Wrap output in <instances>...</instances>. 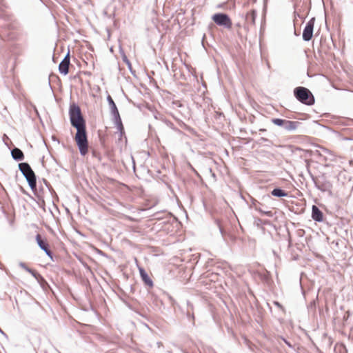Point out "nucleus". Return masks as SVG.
I'll list each match as a JSON object with an SVG mask.
<instances>
[{
  "label": "nucleus",
  "mask_w": 353,
  "mask_h": 353,
  "mask_svg": "<svg viewBox=\"0 0 353 353\" xmlns=\"http://www.w3.org/2000/svg\"><path fill=\"white\" fill-rule=\"evenodd\" d=\"M71 125L77 130L74 141L81 156L88 152V139L86 121L81 112L80 106L76 103L70 105L68 110Z\"/></svg>",
  "instance_id": "obj_1"
},
{
  "label": "nucleus",
  "mask_w": 353,
  "mask_h": 353,
  "mask_svg": "<svg viewBox=\"0 0 353 353\" xmlns=\"http://www.w3.org/2000/svg\"><path fill=\"white\" fill-rule=\"evenodd\" d=\"M18 168L34 195H37V176L28 162L18 163Z\"/></svg>",
  "instance_id": "obj_2"
},
{
  "label": "nucleus",
  "mask_w": 353,
  "mask_h": 353,
  "mask_svg": "<svg viewBox=\"0 0 353 353\" xmlns=\"http://www.w3.org/2000/svg\"><path fill=\"white\" fill-rule=\"evenodd\" d=\"M177 225V222L171 217L165 219L156 217V230L160 236L165 234H173Z\"/></svg>",
  "instance_id": "obj_3"
},
{
  "label": "nucleus",
  "mask_w": 353,
  "mask_h": 353,
  "mask_svg": "<svg viewBox=\"0 0 353 353\" xmlns=\"http://www.w3.org/2000/svg\"><path fill=\"white\" fill-rule=\"evenodd\" d=\"M296 98L302 103L311 105L314 103V97L312 92L304 87H297L294 90Z\"/></svg>",
  "instance_id": "obj_4"
},
{
  "label": "nucleus",
  "mask_w": 353,
  "mask_h": 353,
  "mask_svg": "<svg viewBox=\"0 0 353 353\" xmlns=\"http://www.w3.org/2000/svg\"><path fill=\"white\" fill-rule=\"evenodd\" d=\"M212 19L213 21L219 26H223L228 30H231L232 28V21L230 17L226 14H214Z\"/></svg>",
  "instance_id": "obj_5"
},
{
  "label": "nucleus",
  "mask_w": 353,
  "mask_h": 353,
  "mask_svg": "<svg viewBox=\"0 0 353 353\" xmlns=\"http://www.w3.org/2000/svg\"><path fill=\"white\" fill-rule=\"evenodd\" d=\"M106 99L110 107V113L112 116V120H117V122H119L118 121L120 120L121 116L116 103L110 94H108Z\"/></svg>",
  "instance_id": "obj_6"
},
{
  "label": "nucleus",
  "mask_w": 353,
  "mask_h": 353,
  "mask_svg": "<svg viewBox=\"0 0 353 353\" xmlns=\"http://www.w3.org/2000/svg\"><path fill=\"white\" fill-rule=\"evenodd\" d=\"M315 19L312 18L306 24L303 32V39L305 41H310L313 35V29L314 26Z\"/></svg>",
  "instance_id": "obj_7"
},
{
  "label": "nucleus",
  "mask_w": 353,
  "mask_h": 353,
  "mask_svg": "<svg viewBox=\"0 0 353 353\" xmlns=\"http://www.w3.org/2000/svg\"><path fill=\"white\" fill-rule=\"evenodd\" d=\"M139 274L141 280L143 281L144 285L149 288H152L154 286V281L150 277L147 272L143 268H139Z\"/></svg>",
  "instance_id": "obj_8"
},
{
  "label": "nucleus",
  "mask_w": 353,
  "mask_h": 353,
  "mask_svg": "<svg viewBox=\"0 0 353 353\" xmlns=\"http://www.w3.org/2000/svg\"><path fill=\"white\" fill-rule=\"evenodd\" d=\"M12 158L15 161H21L24 159L25 156L23 152L19 148L14 146L12 148H10Z\"/></svg>",
  "instance_id": "obj_9"
},
{
  "label": "nucleus",
  "mask_w": 353,
  "mask_h": 353,
  "mask_svg": "<svg viewBox=\"0 0 353 353\" xmlns=\"http://www.w3.org/2000/svg\"><path fill=\"white\" fill-rule=\"evenodd\" d=\"M35 241L39 248L43 252L50 248L47 239L46 238H42L39 233L35 236Z\"/></svg>",
  "instance_id": "obj_10"
},
{
  "label": "nucleus",
  "mask_w": 353,
  "mask_h": 353,
  "mask_svg": "<svg viewBox=\"0 0 353 353\" xmlns=\"http://www.w3.org/2000/svg\"><path fill=\"white\" fill-rule=\"evenodd\" d=\"M119 52L121 54L123 61L127 65L128 68L130 70V73L136 77V71L133 70L130 61L128 59L124 50L121 46L119 47Z\"/></svg>",
  "instance_id": "obj_11"
},
{
  "label": "nucleus",
  "mask_w": 353,
  "mask_h": 353,
  "mask_svg": "<svg viewBox=\"0 0 353 353\" xmlns=\"http://www.w3.org/2000/svg\"><path fill=\"white\" fill-rule=\"evenodd\" d=\"M256 13L255 10L252 9L245 15V23L248 26H254Z\"/></svg>",
  "instance_id": "obj_12"
},
{
  "label": "nucleus",
  "mask_w": 353,
  "mask_h": 353,
  "mask_svg": "<svg viewBox=\"0 0 353 353\" xmlns=\"http://www.w3.org/2000/svg\"><path fill=\"white\" fill-rule=\"evenodd\" d=\"M312 217L316 221L321 222L323 219L322 212L316 205H313L312 208Z\"/></svg>",
  "instance_id": "obj_13"
},
{
  "label": "nucleus",
  "mask_w": 353,
  "mask_h": 353,
  "mask_svg": "<svg viewBox=\"0 0 353 353\" xmlns=\"http://www.w3.org/2000/svg\"><path fill=\"white\" fill-rule=\"evenodd\" d=\"M118 121L119 122H117V120L113 121V122L119 133V140L121 141L122 139V137L124 136L125 141H127V138L125 137V130H124V126L123 125L121 118Z\"/></svg>",
  "instance_id": "obj_14"
},
{
  "label": "nucleus",
  "mask_w": 353,
  "mask_h": 353,
  "mask_svg": "<svg viewBox=\"0 0 353 353\" xmlns=\"http://www.w3.org/2000/svg\"><path fill=\"white\" fill-rule=\"evenodd\" d=\"M318 188L322 191H328L332 188V184L330 181L325 180V181H321L318 180L317 182Z\"/></svg>",
  "instance_id": "obj_15"
},
{
  "label": "nucleus",
  "mask_w": 353,
  "mask_h": 353,
  "mask_svg": "<svg viewBox=\"0 0 353 353\" xmlns=\"http://www.w3.org/2000/svg\"><path fill=\"white\" fill-rule=\"evenodd\" d=\"M299 124H300V123L298 121L286 120L285 123L283 127L287 130L292 131V130H296L298 128V126L299 125Z\"/></svg>",
  "instance_id": "obj_16"
},
{
  "label": "nucleus",
  "mask_w": 353,
  "mask_h": 353,
  "mask_svg": "<svg viewBox=\"0 0 353 353\" xmlns=\"http://www.w3.org/2000/svg\"><path fill=\"white\" fill-rule=\"evenodd\" d=\"M69 64L63 62H60L59 64V72L62 75H67L69 73Z\"/></svg>",
  "instance_id": "obj_17"
},
{
  "label": "nucleus",
  "mask_w": 353,
  "mask_h": 353,
  "mask_svg": "<svg viewBox=\"0 0 353 353\" xmlns=\"http://www.w3.org/2000/svg\"><path fill=\"white\" fill-rule=\"evenodd\" d=\"M37 281L39 284L41 288L44 290H46L48 288H50V285H49L48 281L45 279V278L41 274L38 277V279H37Z\"/></svg>",
  "instance_id": "obj_18"
},
{
  "label": "nucleus",
  "mask_w": 353,
  "mask_h": 353,
  "mask_svg": "<svg viewBox=\"0 0 353 353\" xmlns=\"http://www.w3.org/2000/svg\"><path fill=\"white\" fill-rule=\"evenodd\" d=\"M35 196L37 197L38 200L35 199V201H34L38 204L39 208H41L44 212H46V202L43 198L39 195L37 193V195Z\"/></svg>",
  "instance_id": "obj_19"
},
{
  "label": "nucleus",
  "mask_w": 353,
  "mask_h": 353,
  "mask_svg": "<svg viewBox=\"0 0 353 353\" xmlns=\"http://www.w3.org/2000/svg\"><path fill=\"white\" fill-rule=\"evenodd\" d=\"M272 195L274 196H288V193L285 192V191L281 190V189H279V188H276V189H274L272 192H271Z\"/></svg>",
  "instance_id": "obj_20"
},
{
  "label": "nucleus",
  "mask_w": 353,
  "mask_h": 353,
  "mask_svg": "<svg viewBox=\"0 0 353 353\" xmlns=\"http://www.w3.org/2000/svg\"><path fill=\"white\" fill-rule=\"evenodd\" d=\"M27 272L30 274L36 280L38 279V277L41 275V274L39 273L37 271L30 268H29V270H28Z\"/></svg>",
  "instance_id": "obj_21"
},
{
  "label": "nucleus",
  "mask_w": 353,
  "mask_h": 353,
  "mask_svg": "<svg viewBox=\"0 0 353 353\" xmlns=\"http://www.w3.org/2000/svg\"><path fill=\"white\" fill-rule=\"evenodd\" d=\"M272 123L277 125H283L284 126L286 120L281 119H273L272 120Z\"/></svg>",
  "instance_id": "obj_22"
},
{
  "label": "nucleus",
  "mask_w": 353,
  "mask_h": 353,
  "mask_svg": "<svg viewBox=\"0 0 353 353\" xmlns=\"http://www.w3.org/2000/svg\"><path fill=\"white\" fill-rule=\"evenodd\" d=\"M148 291V298L147 301L149 302V303H154V294L151 293L149 290H147Z\"/></svg>",
  "instance_id": "obj_23"
},
{
  "label": "nucleus",
  "mask_w": 353,
  "mask_h": 353,
  "mask_svg": "<svg viewBox=\"0 0 353 353\" xmlns=\"http://www.w3.org/2000/svg\"><path fill=\"white\" fill-rule=\"evenodd\" d=\"M61 62L68 63L70 65V50L68 51L64 58L61 60Z\"/></svg>",
  "instance_id": "obj_24"
},
{
  "label": "nucleus",
  "mask_w": 353,
  "mask_h": 353,
  "mask_svg": "<svg viewBox=\"0 0 353 353\" xmlns=\"http://www.w3.org/2000/svg\"><path fill=\"white\" fill-rule=\"evenodd\" d=\"M61 62L68 63L70 65V50L68 51L64 58L61 60Z\"/></svg>",
  "instance_id": "obj_25"
},
{
  "label": "nucleus",
  "mask_w": 353,
  "mask_h": 353,
  "mask_svg": "<svg viewBox=\"0 0 353 353\" xmlns=\"http://www.w3.org/2000/svg\"><path fill=\"white\" fill-rule=\"evenodd\" d=\"M92 155L93 157L97 158L99 161H101L102 159L101 154L95 150H92Z\"/></svg>",
  "instance_id": "obj_26"
},
{
  "label": "nucleus",
  "mask_w": 353,
  "mask_h": 353,
  "mask_svg": "<svg viewBox=\"0 0 353 353\" xmlns=\"http://www.w3.org/2000/svg\"><path fill=\"white\" fill-rule=\"evenodd\" d=\"M44 252L46 253V254L50 259V260L52 261H54V254L53 252L51 251L50 250V248H49L48 250H46V251H44Z\"/></svg>",
  "instance_id": "obj_27"
},
{
  "label": "nucleus",
  "mask_w": 353,
  "mask_h": 353,
  "mask_svg": "<svg viewBox=\"0 0 353 353\" xmlns=\"http://www.w3.org/2000/svg\"><path fill=\"white\" fill-rule=\"evenodd\" d=\"M141 86L142 89L143 90V93H144L145 94H148V98H150L151 99V101L153 102V100L151 99V97L150 95L149 89L143 83H141Z\"/></svg>",
  "instance_id": "obj_28"
},
{
  "label": "nucleus",
  "mask_w": 353,
  "mask_h": 353,
  "mask_svg": "<svg viewBox=\"0 0 353 353\" xmlns=\"http://www.w3.org/2000/svg\"><path fill=\"white\" fill-rule=\"evenodd\" d=\"M20 190L23 194L28 196L30 199L35 201V199L28 191H26L23 188L21 187Z\"/></svg>",
  "instance_id": "obj_29"
},
{
  "label": "nucleus",
  "mask_w": 353,
  "mask_h": 353,
  "mask_svg": "<svg viewBox=\"0 0 353 353\" xmlns=\"http://www.w3.org/2000/svg\"><path fill=\"white\" fill-rule=\"evenodd\" d=\"M94 250L98 254H99L101 256H103L106 258H110L105 252H104L103 251H102L101 250H100L99 248H94Z\"/></svg>",
  "instance_id": "obj_30"
},
{
  "label": "nucleus",
  "mask_w": 353,
  "mask_h": 353,
  "mask_svg": "<svg viewBox=\"0 0 353 353\" xmlns=\"http://www.w3.org/2000/svg\"><path fill=\"white\" fill-rule=\"evenodd\" d=\"M79 261L85 270L91 272V268L86 262L81 259H79Z\"/></svg>",
  "instance_id": "obj_31"
},
{
  "label": "nucleus",
  "mask_w": 353,
  "mask_h": 353,
  "mask_svg": "<svg viewBox=\"0 0 353 353\" xmlns=\"http://www.w3.org/2000/svg\"><path fill=\"white\" fill-rule=\"evenodd\" d=\"M154 75V71L152 70L150 73L147 72L146 76L148 79L150 80V82L152 83V82H154V80L152 77V76Z\"/></svg>",
  "instance_id": "obj_32"
},
{
  "label": "nucleus",
  "mask_w": 353,
  "mask_h": 353,
  "mask_svg": "<svg viewBox=\"0 0 353 353\" xmlns=\"http://www.w3.org/2000/svg\"><path fill=\"white\" fill-rule=\"evenodd\" d=\"M145 107L148 110H150L152 113H154V105L153 104H150L148 102H145Z\"/></svg>",
  "instance_id": "obj_33"
},
{
  "label": "nucleus",
  "mask_w": 353,
  "mask_h": 353,
  "mask_svg": "<svg viewBox=\"0 0 353 353\" xmlns=\"http://www.w3.org/2000/svg\"><path fill=\"white\" fill-rule=\"evenodd\" d=\"M42 181L45 184V185L48 188V189L50 191H51L52 186H51L50 183L48 181V180H46V179L43 178L42 179Z\"/></svg>",
  "instance_id": "obj_34"
},
{
  "label": "nucleus",
  "mask_w": 353,
  "mask_h": 353,
  "mask_svg": "<svg viewBox=\"0 0 353 353\" xmlns=\"http://www.w3.org/2000/svg\"><path fill=\"white\" fill-rule=\"evenodd\" d=\"M19 267H21V268H23L24 270H26V272H28V270H29V267L26 265V263L24 262H20L19 263Z\"/></svg>",
  "instance_id": "obj_35"
},
{
  "label": "nucleus",
  "mask_w": 353,
  "mask_h": 353,
  "mask_svg": "<svg viewBox=\"0 0 353 353\" xmlns=\"http://www.w3.org/2000/svg\"><path fill=\"white\" fill-rule=\"evenodd\" d=\"M256 0H243V5L245 6V5H248L250 3H255Z\"/></svg>",
  "instance_id": "obj_36"
},
{
  "label": "nucleus",
  "mask_w": 353,
  "mask_h": 353,
  "mask_svg": "<svg viewBox=\"0 0 353 353\" xmlns=\"http://www.w3.org/2000/svg\"><path fill=\"white\" fill-rule=\"evenodd\" d=\"M173 105H174L176 107H182L183 105L179 101H176L172 102Z\"/></svg>",
  "instance_id": "obj_37"
},
{
  "label": "nucleus",
  "mask_w": 353,
  "mask_h": 353,
  "mask_svg": "<svg viewBox=\"0 0 353 353\" xmlns=\"http://www.w3.org/2000/svg\"><path fill=\"white\" fill-rule=\"evenodd\" d=\"M148 128H149V132H148V134H149V137H152V125H151V124H149V125H148Z\"/></svg>",
  "instance_id": "obj_38"
},
{
  "label": "nucleus",
  "mask_w": 353,
  "mask_h": 353,
  "mask_svg": "<svg viewBox=\"0 0 353 353\" xmlns=\"http://www.w3.org/2000/svg\"><path fill=\"white\" fill-rule=\"evenodd\" d=\"M147 173L150 175V178L153 179L154 175L152 170H150L149 169H146Z\"/></svg>",
  "instance_id": "obj_39"
},
{
  "label": "nucleus",
  "mask_w": 353,
  "mask_h": 353,
  "mask_svg": "<svg viewBox=\"0 0 353 353\" xmlns=\"http://www.w3.org/2000/svg\"><path fill=\"white\" fill-rule=\"evenodd\" d=\"M100 142L101 143V145L105 147V138H101L100 137Z\"/></svg>",
  "instance_id": "obj_40"
},
{
  "label": "nucleus",
  "mask_w": 353,
  "mask_h": 353,
  "mask_svg": "<svg viewBox=\"0 0 353 353\" xmlns=\"http://www.w3.org/2000/svg\"><path fill=\"white\" fill-rule=\"evenodd\" d=\"M48 86H49L50 89L52 90V92H54L53 91V87L51 85L50 79H48Z\"/></svg>",
  "instance_id": "obj_41"
},
{
  "label": "nucleus",
  "mask_w": 353,
  "mask_h": 353,
  "mask_svg": "<svg viewBox=\"0 0 353 353\" xmlns=\"http://www.w3.org/2000/svg\"><path fill=\"white\" fill-rule=\"evenodd\" d=\"M0 333L3 334L6 339H8V335L2 330V329L0 327Z\"/></svg>",
  "instance_id": "obj_42"
},
{
  "label": "nucleus",
  "mask_w": 353,
  "mask_h": 353,
  "mask_svg": "<svg viewBox=\"0 0 353 353\" xmlns=\"http://www.w3.org/2000/svg\"><path fill=\"white\" fill-rule=\"evenodd\" d=\"M149 44L150 45V47L152 49V50L154 52V47H153L152 44V42L151 41H149Z\"/></svg>",
  "instance_id": "obj_43"
},
{
  "label": "nucleus",
  "mask_w": 353,
  "mask_h": 353,
  "mask_svg": "<svg viewBox=\"0 0 353 353\" xmlns=\"http://www.w3.org/2000/svg\"><path fill=\"white\" fill-rule=\"evenodd\" d=\"M145 182H147V183H151V182H152L151 179H147V178H146V179H145Z\"/></svg>",
  "instance_id": "obj_44"
},
{
  "label": "nucleus",
  "mask_w": 353,
  "mask_h": 353,
  "mask_svg": "<svg viewBox=\"0 0 353 353\" xmlns=\"http://www.w3.org/2000/svg\"><path fill=\"white\" fill-rule=\"evenodd\" d=\"M52 141H58V139H57V138H56V137H52Z\"/></svg>",
  "instance_id": "obj_45"
},
{
  "label": "nucleus",
  "mask_w": 353,
  "mask_h": 353,
  "mask_svg": "<svg viewBox=\"0 0 353 353\" xmlns=\"http://www.w3.org/2000/svg\"><path fill=\"white\" fill-rule=\"evenodd\" d=\"M3 213L5 215H6V216H8V214L6 212V211L5 210H3Z\"/></svg>",
  "instance_id": "obj_46"
},
{
  "label": "nucleus",
  "mask_w": 353,
  "mask_h": 353,
  "mask_svg": "<svg viewBox=\"0 0 353 353\" xmlns=\"http://www.w3.org/2000/svg\"><path fill=\"white\" fill-rule=\"evenodd\" d=\"M88 49L90 50V51H94V48L93 47H88Z\"/></svg>",
  "instance_id": "obj_47"
},
{
  "label": "nucleus",
  "mask_w": 353,
  "mask_h": 353,
  "mask_svg": "<svg viewBox=\"0 0 353 353\" xmlns=\"http://www.w3.org/2000/svg\"><path fill=\"white\" fill-rule=\"evenodd\" d=\"M3 142H4L5 145L9 148V145H8V143L6 141H4V140H3Z\"/></svg>",
  "instance_id": "obj_48"
},
{
  "label": "nucleus",
  "mask_w": 353,
  "mask_h": 353,
  "mask_svg": "<svg viewBox=\"0 0 353 353\" xmlns=\"http://www.w3.org/2000/svg\"><path fill=\"white\" fill-rule=\"evenodd\" d=\"M85 74H88V75H90L91 74V72H85Z\"/></svg>",
  "instance_id": "obj_49"
},
{
  "label": "nucleus",
  "mask_w": 353,
  "mask_h": 353,
  "mask_svg": "<svg viewBox=\"0 0 353 353\" xmlns=\"http://www.w3.org/2000/svg\"><path fill=\"white\" fill-rule=\"evenodd\" d=\"M114 16H115V14L113 13L112 14L110 15V17H114Z\"/></svg>",
  "instance_id": "obj_50"
},
{
  "label": "nucleus",
  "mask_w": 353,
  "mask_h": 353,
  "mask_svg": "<svg viewBox=\"0 0 353 353\" xmlns=\"http://www.w3.org/2000/svg\"><path fill=\"white\" fill-rule=\"evenodd\" d=\"M13 222H14V220L10 221V224L12 225L13 223Z\"/></svg>",
  "instance_id": "obj_51"
},
{
  "label": "nucleus",
  "mask_w": 353,
  "mask_h": 353,
  "mask_svg": "<svg viewBox=\"0 0 353 353\" xmlns=\"http://www.w3.org/2000/svg\"><path fill=\"white\" fill-rule=\"evenodd\" d=\"M152 12L154 13V8L152 9Z\"/></svg>",
  "instance_id": "obj_52"
},
{
  "label": "nucleus",
  "mask_w": 353,
  "mask_h": 353,
  "mask_svg": "<svg viewBox=\"0 0 353 353\" xmlns=\"http://www.w3.org/2000/svg\"><path fill=\"white\" fill-rule=\"evenodd\" d=\"M285 343H287L288 345H290H290L288 343V341H286L285 340Z\"/></svg>",
  "instance_id": "obj_53"
},
{
  "label": "nucleus",
  "mask_w": 353,
  "mask_h": 353,
  "mask_svg": "<svg viewBox=\"0 0 353 353\" xmlns=\"http://www.w3.org/2000/svg\"><path fill=\"white\" fill-rule=\"evenodd\" d=\"M52 59H53V61H54V60H55V58H54V56L52 57Z\"/></svg>",
  "instance_id": "obj_54"
},
{
  "label": "nucleus",
  "mask_w": 353,
  "mask_h": 353,
  "mask_svg": "<svg viewBox=\"0 0 353 353\" xmlns=\"http://www.w3.org/2000/svg\"><path fill=\"white\" fill-rule=\"evenodd\" d=\"M1 1V0H0V2Z\"/></svg>",
  "instance_id": "obj_55"
},
{
  "label": "nucleus",
  "mask_w": 353,
  "mask_h": 353,
  "mask_svg": "<svg viewBox=\"0 0 353 353\" xmlns=\"http://www.w3.org/2000/svg\"><path fill=\"white\" fill-rule=\"evenodd\" d=\"M45 353H46V352H45Z\"/></svg>",
  "instance_id": "obj_56"
}]
</instances>
